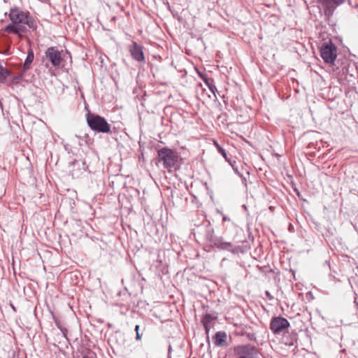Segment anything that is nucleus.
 Returning a JSON list of instances; mask_svg holds the SVG:
<instances>
[{
  "instance_id": "1",
  "label": "nucleus",
  "mask_w": 358,
  "mask_h": 358,
  "mask_svg": "<svg viewBox=\"0 0 358 358\" xmlns=\"http://www.w3.org/2000/svg\"><path fill=\"white\" fill-rule=\"evenodd\" d=\"M9 19L11 23L7 25L5 31L22 36L28 31V29L34 31L37 28V23L29 12H25L19 8L10 10Z\"/></svg>"
},
{
  "instance_id": "2",
  "label": "nucleus",
  "mask_w": 358,
  "mask_h": 358,
  "mask_svg": "<svg viewBox=\"0 0 358 358\" xmlns=\"http://www.w3.org/2000/svg\"><path fill=\"white\" fill-rule=\"evenodd\" d=\"M157 158L159 163H162L164 169L169 172H172L178 169L180 159L178 154L173 150L163 148L158 150Z\"/></svg>"
},
{
  "instance_id": "3",
  "label": "nucleus",
  "mask_w": 358,
  "mask_h": 358,
  "mask_svg": "<svg viewBox=\"0 0 358 358\" xmlns=\"http://www.w3.org/2000/svg\"><path fill=\"white\" fill-rule=\"evenodd\" d=\"M86 118L87 125L92 131L104 134L111 133L110 125L104 117L96 114L88 113Z\"/></svg>"
},
{
  "instance_id": "4",
  "label": "nucleus",
  "mask_w": 358,
  "mask_h": 358,
  "mask_svg": "<svg viewBox=\"0 0 358 358\" xmlns=\"http://www.w3.org/2000/svg\"><path fill=\"white\" fill-rule=\"evenodd\" d=\"M320 52L326 64H333L337 57L336 46L331 41L322 44Z\"/></svg>"
},
{
  "instance_id": "5",
  "label": "nucleus",
  "mask_w": 358,
  "mask_h": 358,
  "mask_svg": "<svg viewBox=\"0 0 358 358\" xmlns=\"http://www.w3.org/2000/svg\"><path fill=\"white\" fill-rule=\"evenodd\" d=\"M289 326V321L281 316L273 317L270 322V329L275 335L280 334L287 329Z\"/></svg>"
},
{
  "instance_id": "6",
  "label": "nucleus",
  "mask_w": 358,
  "mask_h": 358,
  "mask_svg": "<svg viewBox=\"0 0 358 358\" xmlns=\"http://www.w3.org/2000/svg\"><path fill=\"white\" fill-rule=\"evenodd\" d=\"M255 348L250 345H238L234 348L236 358H255Z\"/></svg>"
},
{
  "instance_id": "7",
  "label": "nucleus",
  "mask_w": 358,
  "mask_h": 358,
  "mask_svg": "<svg viewBox=\"0 0 358 358\" xmlns=\"http://www.w3.org/2000/svg\"><path fill=\"white\" fill-rule=\"evenodd\" d=\"M45 57L55 67H59L63 60L61 52L56 47H50L45 52Z\"/></svg>"
},
{
  "instance_id": "8",
  "label": "nucleus",
  "mask_w": 358,
  "mask_h": 358,
  "mask_svg": "<svg viewBox=\"0 0 358 358\" xmlns=\"http://www.w3.org/2000/svg\"><path fill=\"white\" fill-rule=\"evenodd\" d=\"M129 51L133 59L138 62H145V58L142 45L136 42H133L129 46Z\"/></svg>"
},
{
  "instance_id": "9",
  "label": "nucleus",
  "mask_w": 358,
  "mask_h": 358,
  "mask_svg": "<svg viewBox=\"0 0 358 358\" xmlns=\"http://www.w3.org/2000/svg\"><path fill=\"white\" fill-rule=\"evenodd\" d=\"M210 244L220 250H229L231 247L230 242L224 241L221 237L210 236Z\"/></svg>"
},
{
  "instance_id": "10",
  "label": "nucleus",
  "mask_w": 358,
  "mask_h": 358,
  "mask_svg": "<svg viewBox=\"0 0 358 358\" xmlns=\"http://www.w3.org/2000/svg\"><path fill=\"white\" fill-rule=\"evenodd\" d=\"M227 333L217 331L213 337V342L215 346H224L227 345Z\"/></svg>"
},
{
  "instance_id": "11",
  "label": "nucleus",
  "mask_w": 358,
  "mask_h": 358,
  "mask_svg": "<svg viewBox=\"0 0 358 358\" xmlns=\"http://www.w3.org/2000/svg\"><path fill=\"white\" fill-rule=\"evenodd\" d=\"M199 77L202 79V80L205 83V84L208 86V89L210 90L211 92L215 95V92H217V88L215 85H214L213 80L211 78H209L207 75L199 73Z\"/></svg>"
},
{
  "instance_id": "12",
  "label": "nucleus",
  "mask_w": 358,
  "mask_h": 358,
  "mask_svg": "<svg viewBox=\"0 0 358 358\" xmlns=\"http://www.w3.org/2000/svg\"><path fill=\"white\" fill-rule=\"evenodd\" d=\"M217 319L216 316H213L210 314H206L202 318V323L204 327L205 331L208 334L210 330V327L213 321Z\"/></svg>"
},
{
  "instance_id": "13",
  "label": "nucleus",
  "mask_w": 358,
  "mask_h": 358,
  "mask_svg": "<svg viewBox=\"0 0 358 358\" xmlns=\"http://www.w3.org/2000/svg\"><path fill=\"white\" fill-rule=\"evenodd\" d=\"M34 59V54L31 49H29L27 53V58L23 64V70L26 71L30 69V65L33 62Z\"/></svg>"
},
{
  "instance_id": "14",
  "label": "nucleus",
  "mask_w": 358,
  "mask_h": 358,
  "mask_svg": "<svg viewBox=\"0 0 358 358\" xmlns=\"http://www.w3.org/2000/svg\"><path fill=\"white\" fill-rule=\"evenodd\" d=\"M213 229L208 226L206 229V238L208 241L210 242V236H213Z\"/></svg>"
},
{
  "instance_id": "15",
  "label": "nucleus",
  "mask_w": 358,
  "mask_h": 358,
  "mask_svg": "<svg viewBox=\"0 0 358 358\" xmlns=\"http://www.w3.org/2000/svg\"><path fill=\"white\" fill-rule=\"evenodd\" d=\"M231 166H232V168H233L234 171L236 172V174H238L241 178H243V180L244 182H246V178H245V177H243V173H241L238 171V168H237V167H236V166H234V164H231Z\"/></svg>"
},
{
  "instance_id": "16",
  "label": "nucleus",
  "mask_w": 358,
  "mask_h": 358,
  "mask_svg": "<svg viewBox=\"0 0 358 358\" xmlns=\"http://www.w3.org/2000/svg\"><path fill=\"white\" fill-rule=\"evenodd\" d=\"M218 152L227 159V152L224 148L216 144Z\"/></svg>"
},
{
  "instance_id": "17",
  "label": "nucleus",
  "mask_w": 358,
  "mask_h": 358,
  "mask_svg": "<svg viewBox=\"0 0 358 358\" xmlns=\"http://www.w3.org/2000/svg\"><path fill=\"white\" fill-rule=\"evenodd\" d=\"M54 318V321H55V323L57 326V327L60 329L61 328H62L64 326L63 324H62L61 321L59 320H58L57 318H56L55 317H53Z\"/></svg>"
},
{
  "instance_id": "18",
  "label": "nucleus",
  "mask_w": 358,
  "mask_h": 358,
  "mask_svg": "<svg viewBox=\"0 0 358 358\" xmlns=\"http://www.w3.org/2000/svg\"><path fill=\"white\" fill-rule=\"evenodd\" d=\"M61 331V332L62 333L63 336L64 338H67V332H68V330L66 327H63L62 328H61L59 329Z\"/></svg>"
},
{
  "instance_id": "19",
  "label": "nucleus",
  "mask_w": 358,
  "mask_h": 358,
  "mask_svg": "<svg viewBox=\"0 0 358 358\" xmlns=\"http://www.w3.org/2000/svg\"><path fill=\"white\" fill-rule=\"evenodd\" d=\"M266 296H267L269 299H273V296L271 295V294L269 293V292L266 291Z\"/></svg>"
},
{
  "instance_id": "20",
  "label": "nucleus",
  "mask_w": 358,
  "mask_h": 358,
  "mask_svg": "<svg viewBox=\"0 0 358 358\" xmlns=\"http://www.w3.org/2000/svg\"><path fill=\"white\" fill-rule=\"evenodd\" d=\"M136 339L137 341H140V340L141 339V335H140L139 332H137V333H136Z\"/></svg>"
},
{
  "instance_id": "21",
  "label": "nucleus",
  "mask_w": 358,
  "mask_h": 358,
  "mask_svg": "<svg viewBox=\"0 0 358 358\" xmlns=\"http://www.w3.org/2000/svg\"><path fill=\"white\" fill-rule=\"evenodd\" d=\"M139 328H140L139 325H136V327H135L136 333L139 332Z\"/></svg>"
},
{
  "instance_id": "22",
  "label": "nucleus",
  "mask_w": 358,
  "mask_h": 358,
  "mask_svg": "<svg viewBox=\"0 0 358 358\" xmlns=\"http://www.w3.org/2000/svg\"><path fill=\"white\" fill-rule=\"evenodd\" d=\"M222 220H223L224 222H225V221H229V217H226V216H224V217H223V218H222Z\"/></svg>"
}]
</instances>
